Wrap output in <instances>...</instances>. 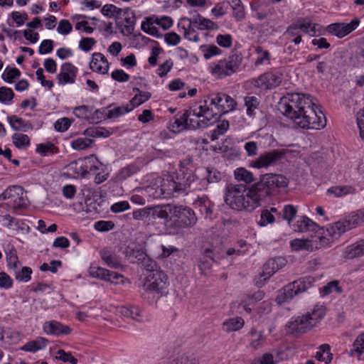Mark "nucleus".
Segmentation results:
<instances>
[{
    "label": "nucleus",
    "mask_w": 364,
    "mask_h": 364,
    "mask_svg": "<svg viewBox=\"0 0 364 364\" xmlns=\"http://www.w3.org/2000/svg\"><path fill=\"white\" fill-rule=\"evenodd\" d=\"M315 104L309 94L288 93L282 99L280 109L297 126L303 129H321L326 119L323 113L314 108Z\"/></svg>",
    "instance_id": "f257e3e1"
},
{
    "label": "nucleus",
    "mask_w": 364,
    "mask_h": 364,
    "mask_svg": "<svg viewBox=\"0 0 364 364\" xmlns=\"http://www.w3.org/2000/svg\"><path fill=\"white\" fill-rule=\"evenodd\" d=\"M225 201L230 208L237 211H251L260 205L252 187L247 189L244 184H229L226 187Z\"/></svg>",
    "instance_id": "f03ea898"
},
{
    "label": "nucleus",
    "mask_w": 364,
    "mask_h": 364,
    "mask_svg": "<svg viewBox=\"0 0 364 364\" xmlns=\"http://www.w3.org/2000/svg\"><path fill=\"white\" fill-rule=\"evenodd\" d=\"M288 185L287 178L282 174L267 173L262 175L259 181L253 185L252 191L261 205L276 188H285Z\"/></svg>",
    "instance_id": "7ed1b4c3"
},
{
    "label": "nucleus",
    "mask_w": 364,
    "mask_h": 364,
    "mask_svg": "<svg viewBox=\"0 0 364 364\" xmlns=\"http://www.w3.org/2000/svg\"><path fill=\"white\" fill-rule=\"evenodd\" d=\"M27 203L26 193L21 186L9 187L0 194V207L6 205L16 210L26 208Z\"/></svg>",
    "instance_id": "20e7f679"
},
{
    "label": "nucleus",
    "mask_w": 364,
    "mask_h": 364,
    "mask_svg": "<svg viewBox=\"0 0 364 364\" xmlns=\"http://www.w3.org/2000/svg\"><path fill=\"white\" fill-rule=\"evenodd\" d=\"M364 222V208L352 213L343 220L338 221L327 228L328 235L337 240L342 234Z\"/></svg>",
    "instance_id": "39448f33"
},
{
    "label": "nucleus",
    "mask_w": 364,
    "mask_h": 364,
    "mask_svg": "<svg viewBox=\"0 0 364 364\" xmlns=\"http://www.w3.org/2000/svg\"><path fill=\"white\" fill-rule=\"evenodd\" d=\"M334 240L331 235H328L327 230L325 235H314L311 239H294L291 241V247L293 250L299 251L305 250L314 251L321 247H330Z\"/></svg>",
    "instance_id": "423d86ee"
},
{
    "label": "nucleus",
    "mask_w": 364,
    "mask_h": 364,
    "mask_svg": "<svg viewBox=\"0 0 364 364\" xmlns=\"http://www.w3.org/2000/svg\"><path fill=\"white\" fill-rule=\"evenodd\" d=\"M242 60L240 54L232 53L228 58L219 60L212 68V74L218 79L230 76L236 73Z\"/></svg>",
    "instance_id": "0eeeda50"
},
{
    "label": "nucleus",
    "mask_w": 364,
    "mask_h": 364,
    "mask_svg": "<svg viewBox=\"0 0 364 364\" xmlns=\"http://www.w3.org/2000/svg\"><path fill=\"white\" fill-rule=\"evenodd\" d=\"M168 285L167 275L161 269L146 274L144 287L151 293L162 295Z\"/></svg>",
    "instance_id": "6e6552de"
},
{
    "label": "nucleus",
    "mask_w": 364,
    "mask_h": 364,
    "mask_svg": "<svg viewBox=\"0 0 364 364\" xmlns=\"http://www.w3.org/2000/svg\"><path fill=\"white\" fill-rule=\"evenodd\" d=\"M172 218H176L175 224L180 228H190L197 222L194 211L183 205H172Z\"/></svg>",
    "instance_id": "1a4fd4ad"
},
{
    "label": "nucleus",
    "mask_w": 364,
    "mask_h": 364,
    "mask_svg": "<svg viewBox=\"0 0 364 364\" xmlns=\"http://www.w3.org/2000/svg\"><path fill=\"white\" fill-rule=\"evenodd\" d=\"M284 155V153L278 149H273L261 154L259 157L250 162V166L256 168H268L275 166Z\"/></svg>",
    "instance_id": "9d476101"
},
{
    "label": "nucleus",
    "mask_w": 364,
    "mask_h": 364,
    "mask_svg": "<svg viewBox=\"0 0 364 364\" xmlns=\"http://www.w3.org/2000/svg\"><path fill=\"white\" fill-rule=\"evenodd\" d=\"M292 229L298 232H311V237L314 235H325L323 228L306 216H300L296 221L291 225Z\"/></svg>",
    "instance_id": "9b49d317"
},
{
    "label": "nucleus",
    "mask_w": 364,
    "mask_h": 364,
    "mask_svg": "<svg viewBox=\"0 0 364 364\" xmlns=\"http://www.w3.org/2000/svg\"><path fill=\"white\" fill-rule=\"evenodd\" d=\"M282 75L277 72H269L261 75L257 78L251 80V83L262 89H272L279 86L282 82Z\"/></svg>",
    "instance_id": "f8f14e48"
},
{
    "label": "nucleus",
    "mask_w": 364,
    "mask_h": 364,
    "mask_svg": "<svg viewBox=\"0 0 364 364\" xmlns=\"http://www.w3.org/2000/svg\"><path fill=\"white\" fill-rule=\"evenodd\" d=\"M172 205L164 204L151 206L150 222L152 223H161L165 225L171 220Z\"/></svg>",
    "instance_id": "ddd939ff"
},
{
    "label": "nucleus",
    "mask_w": 364,
    "mask_h": 364,
    "mask_svg": "<svg viewBox=\"0 0 364 364\" xmlns=\"http://www.w3.org/2000/svg\"><path fill=\"white\" fill-rule=\"evenodd\" d=\"M287 331L291 334H301L311 330L313 326L306 314L292 318L286 324Z\"/></svg>",
    "instance_id": "4468645a"
},
{
    "label": "nucleus",
    "mask_w": 364,
    "mask_h": 364,
    "mask_svg": "<svg viewBox=\"0 0 364 364\" xmlns=\"http://www.w3.org/2000/svg\"><path fill=\"white\" fill-rule=\"evenodd\" d=\"M358 18H353L350 23H335L328 26L327 31L338 38H343L353 31H354L359 25Z\"/></svg>",
    "instance_id": "2eb2a0df"
},
{
    "label": "nucleus",
    "mask_w": 364,
    "mask_h": 364,
    "mask_svg": "<svg viewBox=\"0 0 364 364\" xmlns=\"http://www.w3.org/2000/svg\"><path fill=\"white\" fill-rule=\"evenodd\" d=\"M210 104L215 106L219 112L226 113L235 109L236 102L228 95L223 93L213 94Z\"/></svg>",
    "instance_id": "dca6fc26"
},
{
    "label": "nucleus",
    "mask_w": 364,
    "mask_h": 364,
    "mask_svg": "<svg viewBox=\"0 0 364 364\" xmlns=\"http://www.w3.org/2000/svg\"><path fill=\"white\" fill-rule=\"evenodd\" d=\"M172 176L181 193H184L186 188L191 186L196 178L191 170L185 168L173 173Z\"/></svg>",
    "instance_id": "f3484780"
},
{
    "label": "nucleus",
    "mask_w": 364,
    "mask_h": 364,
    "mask_svg": "<svg viewBox=\"0 0 364 364\" xmlns=\"http://www.w3.org/2000/svg\"><path fill=\"white\" fill-rule=\"evenodd\" d=\"M78 69L71 63L66 62L61 65L60 72L57 75L59 85L73 84L75 81Z\"/></svg>",
    "instance_id": "a211bd4d"
},
{
    "label": "nucleus",
    "mask_w": 364,
    "mask_h": 364,
    "mask_svg": "<svg viewBox=\"0 0 364 364\" xmlns=\"http://www.w3.org/2000/svg\"><path fill=\"white\" fill-rule=\"evenodd\" d=\"M89 274L92 277L115 284L117 283L119 279L122 278V274L100 267H91Z\"/></svg>",
    "instance_id": "6ab92c4d"
},
{
    "label": "nucleus",
    "mask_w": 364,
    "mask_h": 364,
    "mask_svg": "<svg viewBox=\"0 0 364 364\" xmlns=\"http://www.w3.org/2000/svg\"><path fill=\"white\" fill-rule=\"evenodd\" d=\"M160 186L164 194V198H170L181 194L172 174L166 175L161 179Z\"/></svg>",
    "instance_id": "aec40b11"
},
{
    "label": "nucleus",
    "mask_w": 364,
    "mask_h": 364,
    "mask_svg": "<svg viewBox=\"0 0 364 364\" xmlns=\"http://www.w3.org/2000/svg\"><path fill=\"white\" fill-rule=\"evenodd\" d=\"M109 64L106 57L101 53H94L90 63V68L97 73L105 75L108 73Z\"/></svg>",
    "instance_id": "412c9836"
},
{
    "label": "nucleus",
    "mask_w": 364,
    "mask_h": 364,
    "mask_svg": "<svg viewBox=\"0 0 364 364\" xmlns=\"http://www.w3.org/2000/svg\"><path fill=\"white\" fill-rule=\"evenodd\" d=\"M43 328L47 334L58 336L60 335H68L71 332V328L68 326L63 325L57 321L45 322Z\"/></svg>",
    "instance_id": "4be33fe9"
},
{
    "label": "nucleus",
    "mask_w": 364,
    "mask_h": 364,
    "mask_svg": "<svg viewBox=\"0 0 364 364\" xmlns=\"http://www.w3.org/2000/svg\"><path fill=\"white\" fill-rule=\"evenodd\" d=\"M285 264V260L282 257H277L269 259L264 265L261 277L264 279L272 277L276 272L280 269Z\"/></svg>",
    "instance_id": "5701e85b"
},
{
    "label": "nucleus",
    "mask_w": 364,
    "mask_h": 364,
    "mask_svg": "<svg viewBox=\"0 0 364 364\" xmlns=\"http://www.w3.org/2000/svg\"><path fill=\"white\" fill-rule=\"evenodd\" d=\"M100 257L109 267L119 269L122 267L121 258L111 249L104 248L102 250Z\"/></svg>",
    "instance_id": "b1692460"
},
{
    "label": "nucleus",
    "mask_w": 364,
    "mask_h": 364,
    "mask_svg": "<svg viewBox=\"0 0 364 364\" xmlns=\"http://www.w3.org/2000/svg\"><path fill=\"white\" fill-rule=\"evenodd\" d=\"M181 21L193 23L194 26H196L200 30H216L218 28L216 23L203 17L200 14H197L193 18L185 17L181 18Z\"/></svg>",
    "instance_id": "393cba45"
},
{
    "label": "nucleus",
    "mask_w": 364,
    "mask_h": 364,
    "mask_svg": "<svg viewBox=\"0 0 364 364\" xmlns=\"http://www.w3.org/2000/svg\"><path fill=\"white\" fill-rule=\"evenodd\" d=\"M8 122L15 131L28 132L32 130L33 127L29 121H26L16 115H11L7 117Z\"/></svg>",
    "instance_id": "a878e982"
},
{
    "label": "nucleus",
    "mask_w": 364,
    "mask_h": 364,
    "mask_svg": "<svg viewBox=\"0 0 364 364\" xmlns=\"http://www.w3.org/2000/svg\"><path fill=\"white\" fill-rule=\"evenodd\" d=\"M193 205L196 208H198L199 212L205 216V218H211L213 214V204L206 196L198 197Z\"/></svg>",
    "instance_id": "bb28decb"
},
{
    "label": "nucleus",
    "mask_w": 364,
    "mask_h": 364,
    "mask_svg": "<svg viewBox=\"0 0 364 364\" xmlns=\"http://www.w3.org/2000/svg\"><path fill=\"white\" fill-rule=\"evenodd\" d=\"M364 255V239L348 246L343 252V257L353 259Z\"/></svg>",
    "instance_id": "cd10ccee"
},
{
    "label": "nucleus",
    "mask_w": 364,
    "mask_h": 364,
    "mask_svg": "<svg viewBox=\"0 0 364 364\" xmlns=\"http://www.w3.org/2000/svg\"><path fill=\"white\" fill-rule=\"evenodd\" d=\"M326 312V308L322 304H316L311 311L305 314L311 321L313 327L316 326L324 317Z\"/></svg>",
    "instance_id": "c85d7f7f"
},
{
    "label": "nucleus",
    "mask_w": 364,
    "mask_h": 364,
    "mask_svg": "<svg viewBox=\"0 0 364 364\" xmlns=\"http://www.w3.org/2000/svg\"><path fill=\"white\" fill-rule=\"evenodd\" d=\"M119 312L125 317L131 318L139 322L144 320L142 312L137 306H123L119 309Z\"/></svg>",
    "instance_id": "c756f323"
},
{
    "label": "nucleus",
    "mask_w": 364,
    "mask_h": 364,
    "mask_svg": "<svg viewBox=\"0 0 364 364\" xmlns=\"http://www.w3.org/2000/svg\"><path fill=\"white\" fill-rule=\"evenodd\" d=\"M125 256L132 263H139L146 257V252L142 248L136 246L134 247H127L125 250Z\"/></svg>",
    "instance_id": "7c9ffc66"
},
{
    "label": "nucleus",
    "mask_w": 364,
    "mask_h": 364,
    "mask_svg": "<svg viewBox=\"0 0 364 364\" xmlns=\"http://www.w3.org/2000/svg\"><path fill=\"white\" fill-rule=\"evenodd\" d=\"M294 23L296 25V27H298V30H299L300 33L302 32L311 36H315L316 33V26L318 25L311 23L306 18H299Z\"/></svg>",
    "instance_id": "2f4dec72"
},
{
    "label": "nucleus",
    "mask_w": 364,
    "mask_h": 364,
    "mask_svg": "<svg viewBox=\"0 0 364 364\" xmlns=\"http://www.w3.org/2000/svg\"><path fill=\"white\" fill-rule=\"evenodd\" d=\"M327 193L337 198L343 197L347 195L355 194V188L352 186H336L328 188Z\"/></svg>",
    "instance_id": "473e14b6"
},
{
    "label": "nucleus",
    "mask_w": 364,
    "mask_h": 364,
    "mask_svg": "<svg viewBox=\"0 0 364 364\" xmlns=\"http://www.w3.org/2000/svg\"><path fill=\"white\" fill-rule=\"evenodd\" d=\"M48 343V340L43 337H38L36 340L26 343L21 348V350L26 352L35 353L44 348Z\"/></svg>",
    "instance_id": "72a5a7b5"
},
{
    "label": "nucleus",
    "mask_w": 364,
    "mask_h": 364,
    "mask_svg": "<svg viewBox=\"0 0 364 364\" xmlns=\"http://www.w3.org/2000/svg\"><path fill=\"white\" fill-rule=\"evenodd\" d=\"M244 323L241 317L231 318L223 323V330L226 333L237 331L243 327Z\"/></svg>",
    "instance_id": "f704fd0d"
},
{
    "label": "nucleus",
    "mask_w": 364,
    "mask_h": 364,
    "mask_svg": "<svg viewBox=\"0 0 364 364\" xmlns=\"http://www.w3.org/2000/svg\"><path fill=\"white\" fill-rule=\"evenodd\" d=\"M212 254L213 252L210 249H206L203 256L200 258L198 267L203 274H205L206 271L211 268L212 263L214 261Z\"/></svg>",
    "instance_id": "c9c22d12"
},
{
    "label": "nucleus",
    "mask_w": 364,
    "mask_h": 364,
    "mask_svg": "<svg viewBox=\"0 0 364 364\" xmlns=\"http://www.w3.org/2000/svg\"><path fill=\"white\" fill-rule=\"evenodd\" d=\"M314 282L315 279L313 277H306L294 281L292 286L293 288H296V292L297 291L300 294L312 287Z\"/></svg>",
    "instance_id": "e433bc0d"
},
{
    "label": "nucleus",
    "mask_w": 364,
    "mask_h": 364,
    "mask_svg": "<svg viewBox=\"0 0 364 364\" xmlns=\"http://www.w3.org/2000/svg\"><path fill=\"white\" fill-rule=\"evenodd\" d=\"M182 21L181 20L178 23V26L183 30L184 38L190 41L198 42L199 41L198 33L193 28V23L188 22L187 26H181Z\"/></svg>",
    "instance_id": "4c0bfd02"
},
{
    "label": "nucleus",
    "mask_w": 364,
    "mask_h": 364,
    "mask_svg": "<svg viewBox=\"0 0 364 364\" xmlns=\"http://www.w3.org/2000/svg\"><path fill=\"white\" fill-rule=\"evenodd\" d=\"M133 91L137 92L135 96L131 100L130 103L132 108L136 107L142 103L147 101L151 96L149 92H141L139 88H133Z\"/></svg>",
    "instance_id": "58836bf2"
},
{
    "label": "nucleus",
    "mask_w": 364,
    "mask_h": 364,
    "mask_svg": "<svg viewBox=\"0 0 364 364\" xmlns=\"http://www.w3.org/2000/svg\"><path fill=\"white\" fill-rule=\"evenodd\" d=\"M229 129V122L226 119L218 121L216 127L211 131L210 140L215 141L223 135Z\"/></svg>",
    "instance_id": "ea45409f"
},
{
    "label": "nucleus",
    "mask_w": 364,
    "mask_h": 364,
    "mask_svg": "<svg viewBox=\"0 0 364 364\" xmlns=\"http://www.w3.org/2000/svg\"><path fill=\"white\" fill-rule=\"evenodd\" d=\"M230 6L233 10V17L236 21H240L245 18V7L240 0H232Z\"/></svg>",
    "instance_id": "a19ab883"
},
{
    "label": "nucleus",
    "mask_w": 364,
    "mask_h": 364,
    "mask_svg": "<svg viewBox=\"0 0 364 364\" xmlns=\"http://www.w3.org/2000/svg\"><path fill=\"white\" fill-rule=\"evenodd\" d=\"M234 176L236 180L244 181L246 183H250L255 181L252 173L242 167L235 170Z\"/></svg>",
    "instance_id": "79ce46f5"
},
{
    "label": "nucleus",
    "mask_w": 364,
    "mask_h": 364,
    "mask_svg": "<svg viewBox=\"0 0 364 364\" xmlns=\"http://www.w3.org/2000/svg\"><path fill=\"white\" fill-rule=\"evenodd\" d=\"M187 125V115L185 114V112L178 115H176L174 121L171 123L170 127L174 132H180L186 129Z\"/></svg>",
    "instance_id": "37998d69"
},
{
    "label": "nucleus",
    "mask_w": 364,
    "mask_h": 364,
    "mask_svg": "<svg viewBox=\"0 0 364 364\" xmlns=\"http://www.w3.org/2000/svg\"><path fill=\"white\" fill-rule=\"evenodd\" d=\"M139 171V167L135 164H131L120 169L117 178L119 180H126Z\"/></svg>",
    "instance_id": "c03bdc74"
},
{
    "label": "nucleus",
    "mask_w": 364,
    "mask_h": 364,
    "mask_svg": "<svg viewBox=\"0 0 364 364\" xmlns=\"http://www.w3.org/2000/svg\"><path fill=\"white\" fill-rule=\"evenodd\" d=\"M112 132L104 127H90L85 130L84 134L90 137H108Z\"/></svg>",
    "instance_id": "a18cd8bd"
},
{
    "label": "nucleus",
    "mask_w": 364,
    "mask_h": 364,
    "mask_svg": "<svg viewBox=\"0 0 364 364\" xmlns=\"http://www.w3.org/2000/svg\"><path fill=\"white\" fill-rule=\"evenodd\" d=\"M185 114L187 115V129H197L205 128V124L203 122L201 121L200 119H197L195 117H193L191 114V112L188 110H185Z\"/></svg>",
    "instance_id": "49530a36"
},
{
    "label": "nucleus",
    "mask_w": 364,
    "mask_h": 364,
    "mask_svg": "<svg viewBox=\"0 0 364 364\" xmlns=\"http://www.w3.org/2000/svg\"><path fill=\"white\" fill-rule=\"evenodd\" d=\"M364 353V333L359 335L355 340L353 349L350 350V355H356L360 357Z\"/></svg>",
    "instance_id": "de8ad7c7"
},
{
    "label": "nucleus",
    "mask_w": 364,
    "mask_h": 364,
    "mask_svg": "<svg viewBox=\"0 0 364 364\" xmlns=\"http://www.w3.org/2000/svg\"><path fill=\"white\" fill-rule=\"evenodd\" d=\"M32 269L28 267H23L21 269H16L14 271V276L18 282H27L31 278Z\"/></svg>",
    "instance_id": "09e8293b"
},
{
    "label": "nucleus",
    "mask_w": 364,
    "mask_h": 364,
    "mask_svg": "<svg viewBox=\"0 0 364 364\" xmlns=\"http://www.w3.org/2000/svg\"><path fill=\"white\" fill-rule=\"evenodd\" d=\"M12 141L18 149H23L30 144L29 137L24 134L15 133L12 136Z\"/></svg>",
    "instance_id": "8fccbe9b"
},
{
    "label": "nucleus",
    "mask_w": 364,
    "mask_h": 364,
    "mask_svg": "<svg viewBox=\"0 0 364 364\" xmlns=\"http://www.w3.org/2000/svg\"><path fill=\"white\" fill-rule=\"evenodd\" d=\"M297 213V209L292 205H286L284 206L282 210V213L281 217L283 220H285L288 222L289 225L293 220V218L296 216Z\"/></svg>",
    "instance_id": "3c124183"
},
{
    "label": "nucleus",
    "mask_w": 364,
    "mask_h": 364,
    "mask_svg": "<svg viewBox=\"0 0 364 364\" xmlns=\"http://www.w3.org/2000/svg\"><path fill=\"white\" fill-rule=\"evenodd\" d=\"M259 102L258 98L255 96H247L245 97V105L247 107V115L252 117L255 114V110L258 107Z\"/></svg>",
    "instance_id": "603ef678"
},
{
    "label": "nucleus",
    "mask_w": 364,
    "mask_h": 364,
    "mask_svg": "<svg viewBox=\"0 0 364 364\" xmlns=\"http://www.w3.org/2000/svg\"><path fill=\"white\" fill-rule=\"evenodd\" d=\"M218 114L213 113V110L209 107L203 114V117L200 118L201 121L205 124V128L212 125L218 119Z\"/></svg>",
    "instance_id": "864d4df0"
},
{
    "label": "nucleus",
    "mask_w": 364,
    "mask_h": 364,
    "mask_svg": "<svg viewBox=\"0 0 364 364\" xmlns=\"http://www.w3.org/2000/svg\"><path fill=\"white\" fill-rule=\"evenodd\" d=\"M93 141L87 138H78L71 141V146L75 150H82L90 147Z\"/></svg>",
    "instance_id": "5fc2aeb1"
},
{
    "label": "nucleus",
    "mask_w": 364,
    "mask_h": 364,
    "mask_svg": "<svg viewBox=\"0 0 364 364\" xmlns=\"http://www.w3.org/2000/svg\"><path fill=\"white\" fill-rule=\"evenodd\" d=\"M275 221V217L273 214H272L271 211L269 210H263L260 214V219L257 222L258 225L261 227H264L268 224L273 223Z\"/></svg>",
    "instance_id": "6e6d98bb"
},
{
    "label": "nucleus",
    "mask_w": 364,
    "mask_h": 364,
    "mask_svg": "<svg viewBox=\"0 0 364 364\" xmlns=\"http://www.w3.org/2000/svg\"><path fill=\"white\" fill-rule=\"evenodd\" d=\"M92 109L86 105L77 107L73 110L75 117L80 119H85L90 121V114Z\"/></svg>",
    "instance_id": "4d7b16f0"
},
{
    "label": "nucleus",
    "mask_w": 364,
    "mask_h": 364,
    "mask_svg": "<svg viewBox=\"0 0 364 364\" xmlns=\"http://www.w3.org/2000/svg\"><path fill=\"white\" fill-rule=\"evenodd\" d=\"M14 93L11 88L7 87H0V102L3 104H8L12 101Z\"/></svg>",
    "instance_id": "13d9d810"
},
{
    "label": "nucleus",
    "mask_w": 364,
    "mask_h": 364,
    "mask_svg": "<svg viewBox=\"0 0 364 364\" xmlns=\"http://www.w3.org/2000/svg\"><path fill=\"white\" fill-rule=\"evenodd\" d=\"M21 75V72L18 68H14L11 69L6 68L2 74V79L9 82H13L14 80Z\"/></svg>",
    "instance_id": "bf43d9fd"
},
{
    "label": "nucleus",
    "mask_w": 364,
    "mask_h": 364,
    "mask_svg": "<svg viewBox=\"0 0 364 364\" xmlns=\"http://www.w3.org/2000/svg\"><path fill=\"white\" fill-rule=\"evenodd\" d=\"M133 218L136 220H141L145 218H148L150 221L151 218V206L145 207L143 208L134 210L132 213Z\"/></svg>",
    "instance_id": "052dcab7"
},
{
    "label": "nucleus",
    "mask_w": 364,
    "mask_h": 364,
    "mask_svg": "<svg viewBox=\"0 0 364 364\" xmlns=\"http://www.w3.org/2000/svg\"><path fill=\"white\" fill-rule=\"evenodd\" d=\"M255 52L258 55L255 62V65L256 66L262 65L265 60H268L269 59V53L268 50H263L262 47H257L255 48Z\"/></svg>",
    "instance_id": "680f3d73"
},
{
    "label": "nucleus",
    "mask_w": 364,
    "mask_h": 364,
    "mask_svg": "<svg viewBox=\"0 0 364 364\" xmlns=\"http://www.w3.org/2000/svg\"><path fill=\"white\" fill-rule=\"evenodd\" d=\"M55 146L51 141L46 143H42L37 146L36 152L40 154L43 156H47L49 153H53Z\"/></svg>",
    "instance_id": "e2e57ef3"
},
{
    "label": "nucleus",
    "mask_w": 364,
    "mask_h": 364,
    "mask_svg": "<svg viewBox=\"0 0 364 364\" xmlns=\"http://www.w3.org/2000/svg\"><path fill=\"white\" fill-rule=\"evenodd\" d=\"M201 49L203 52V55L205 59H209L214 55H219L221 53V50L216 46H203Z\"/></svg>",
    "instance_id": "0e129e2a"
},
{
    "label": "nucleus",
    "mask_w": 364,
    "mask_h": 364,
    "mask_svg": "<svg viewBox=\"0 0 364 364\" xmlns=\"http://www.w3.org/2000/svg\"><path fill=\"white\" fill-rule=\"evenodd\" d=\"M73 30V26L67 19H63L59 21L57 31L62 35H68Z\"/></svg>",
    "instance_id": "69168bd1"
},
{
    "label": "nucleus",
    "mask_w": 364,
    "mask_h": 364,
    "mask_svg": "<svg viewBox=\"0 0 364 364\" xmlns=\"http://www.w3.org/2000/svg\"><path fill=\"white\" fill-rule=\"evenodd\" d=\"M206 173V180L208 183L218 182L221 178L220 173L215 168H207Z\"/></svg>",
    "instance_id": "338daca9"
},
{
    "label": "nucleus",
    "mask_w": 364,
    "mask_h": 364,
    "mask_svg": "<svg viewBox=\"0 0 364 364\" xmlns=\"http://www.w3.org/2000/svg\"><path fill=\"white\" fill-rule=\"evenodd\" d=\"M170 364H198L193 355H181L174 359Z\"/></svg>",
    "instance_id": "774afa93"
}]
</instances>
